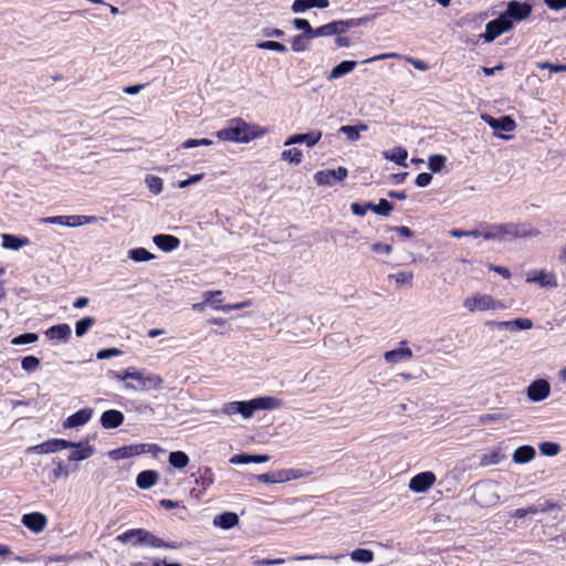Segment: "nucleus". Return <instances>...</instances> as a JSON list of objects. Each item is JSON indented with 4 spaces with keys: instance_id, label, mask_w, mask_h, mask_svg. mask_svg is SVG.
I'll return each mask as SVG.
<instances>
[{
    "instance_id": "1",
    "label": "nucleus",
    "mask_w": 566,
    "mask_h": 566,
    "mask_svg": "<svg viewBox=\"0 0 566 566\" xmlns=\"http://www.w3.org/2000/svg\"><path fill=\"white\" fill-rule=\"evenodd\" d=\"M266 132V128L250 125L242 118L237 117L229 120V126L218 130L216 136L220 140L249 143L255 138L262 137Z\"/></svg>"
},
{
    "instance_id": "2",
    "label": "nucleus",
    "mask_w": 566,
    "mask_h": 566,
    "mask_svg": "<svg viewBox=\"0 0 566 566\" xmlns=\"http://www.w3.org/2000/svg\"><path fill=\"white\" fill-rule=\"evenodd\" d=\"M117 539L122 543H130L135 546L137 545H146L156 548H169L176 549L180 545L175 542H165L164 539L155 536L150 532L144 528H134L124 532L123 534L117 536Z\"/></svg>"
},
{
    "instance_id": "3",
    "label": "nucleus",
    "mask_w": 566,
    "mask_h": 566,
    "mask_svg": "<svg viewBox=\"0 0 566 566\" xmlns=\"http://www.w3.org/2000/svg\"><path fill=\"white\" fill-rule=\"evenodd\" d=\"M463 306L469 312L475 311H488V310H496V308H505L500 302L493 300L492 296L485 294H473L464 300Z\"/></svg>"
},
{
    "instance_id": "4",
    "label": "nucleus",
    "mask_w": 566,
    "mask_h": 566,
    "mask_svg": "<svg viewBox=\"0 0 566 566\" xmlns=\"http://www.w3.org/2000/svg\"><path fill=\"white\" fill-rule=\"evenodd\" d=\"M191 478L195 479V483L198 488H195L190 491L191 496L200 499L201 495L213 484L214 482V473L209 467H200L193 473H191Z\"/></svg>"
},
{
    "instance_id": "5",
    "label": "nucleus",
    "mask_w": 566,
    "mask_h": 566,
    "mask_svg": "<svg viewBox=\"0 0 566 566\" xmlns=\"http://www.w3.org/2000/svg\"><path fill=\"white\" fill-rule=\"evenodd\" d=\"M512 28V20H510L505 14H501L499 18L486 23L485 32L482 34V38L485 42H491Z\"/></svg>"
},
{
    "instance_id": "6",
    "label": "nucleus",
    "mask_w": 566,
    "mask_h": 566,
    "mask_svg": "<svg viewBox=\"0 0 566 566\" xmlns=\"http://www.w3.org/2000/svg\"><path fill=\"white\" fill-rule=\"evenodd\" d=\"M139 384L138 389L140 390H159L164 384V379L156 374H145L139 370L138 378L136 380ZM125 388L129 390H137V387L133 384L126 382Z\"/></svg>"
},
{
    "instance_id": "7",
    "label": "nucleus",
    "mask_w": 566,
    "mask_h": 566,
    "mask_svg": "<svg viewBox=\"0 0 566 566\" xmlns=\"http://www.w3.org/2000/svg\"><path fill=\"white\" fill-rule=\"evenodd\" d=\"M348 175V170L345 167H338L337 169H325L319 170L314 175V180L318 186H333L338 181H343Z\"/></svg>"
},
{
    "instance_id": "8",
    "label": "nucleus",
    "mask_w": 566,
    "mask_h": 566,
    "mask_svg": "<svg viewBox=\"0 0 566 566\" xmlns=\"http://www.w3.org/2000/svg\"><path fill=\"white\" fill-rule=\"evenodd\" d=\"M82 443H74L64 439H50L40 444L31 447L29 451L34 453H53L71 447H81Z\"/></svg>"
},
{
    "instance_id": "9",
    "label": "nucleus",
    "mask_w": 566,
    "mask_h": 566,
    "mask_svg": "<svg viewBox=\"0 0 566 566\" xmlns=\"http://www.w3.org/2000/svg\"><path fill=\"white\" fill-rule=\"evenodd\" d=\"M436 482V475L431 471L416 474L409 482L411 491L421 493L428 491Z\"/></svg>"
},
{
    "instance_id": "10",
    "label": "nucleus",
    "mask_w": 566,
    "mask_h": 566,
    "mask_svg": "<svg viewBox=\"0 0 566 566\" xmlns=\"http://www.w3.org/2000/svg\"><path fill=\"white\" fill-rule=\"evenodd\" d=\"M549 392L551 386L545 379L535 380L527 388V397L535 402L546 399Z\"/></svg>"
},
{
    "instance_id": "11",
    "label": "nucleus",
    "mask_w": 566,
    "mask_h": 566,
    "mask_svg": "<svg viewBox=\"0 0 566 566\" xmlns=\"http://www.w3.org/2000/svg\"><path fill=\"white\" fill-rule=\"evenodd\" d=\"M482 119L495 130L512 132L516 127L515 120L507 115L494 118L491 115L483 114Z\"/></svg>"
},
{
    "instance_id": "12",
    "label": "nucleus",
    "mask_w": 566,
    "mask_h": 566,
    "mask_svg": "<svg viewBox=\"0 0 566 566\" xmlns=\"http://www.w3.org/2000/svg\"><path fill=\"white\" fill-rule=\"evenodd\" d=\"M532 12V6L527 2L511 1L504 13L510 20L521 21L526 19Z\"/></svg>"
},
{
    "instance_id": "13",
    "label": "nucleus",
    "mask_w": 566,
    "mask_h": 566,
    "mask_svg": "<svg viewBox=\"0 0 566 566\" xmlns=\"http://www.w3.org/2000/svg\"><path fill=\"white\" fill-rule=\"evenodd\" d=\"M527 282L536 283L542 287H556V276L545 270H536L527 274Z\"/></svg>"
},
{
    "instance_id": "14",
    "label": "nucleus",
    "mask_w": 566,
    "mask_h": 566,
    "mask_svg": "<svg viewBox=\"0 0 566 566\" xmlns=\"http://www.w3.org/2000/svg\"><path fill=\"white\" fill-rule=\"evenodd\" d=\"M222 292L221 291H207L202 294V297L206 302V304H210L214 310H221L223 312H230L231 310H238L245 306L244 303L240 304H233V305H223L221 306L220 303L222 300L220 298Z\"/></svg>"
},
{
    "instance_id": "15",
    "label": "nucleus",
    "mask_w": 566,
    "mask_h": 566,
    "mask_svg": "<svg viewBox=\"0 0 566 566\" xmlns=\"http://www.w3.org/2000/svg\"><path fill=\"white\" fill-rule=\"evenodd\" d=\"M22 524L30 531L40 533L45 528L48 518L44 514L39 512L28 513L22 516Z\"/></svg>"
},
{
    "instance_id": "16",
    "label": "nucleus",
    "mask_w": 566,
    "mask_h": 566,
    "mask_svg": "<svg viewBox=\"0 0 566 566\" xmlns=\"http://www.w3.org/2000/svg\"><path fill=\"white\" fill-rule=\"evenodd\" d=\"M322 135L323 134L321 130H311L310 133H306V134H295V135L290 136L285 140L284 145L290 146V145L304 143V144H306L307 147H313L319 142V139L322 138Z\"/></svg>"
},
{
    "instance_id": "17",
    "label": "nucleus",
    "mask_w": 566,
    "mask_h": 566,
    "mask_svg": "<svg viewBox=\"0 0 566 566\" xmlns=\"http://www.w3.org/2000/svg\"><path fill=\"white\" fill-rule=\"evenodd\" d=\"M488 325H493L499 329H510L512 332L530 329L533 323L530 318H516L513 321H501V322H488Z\"/></svg>"
},
{
    "instance_id": "18",
    "label": "nucleus",
    "mask_w": 566,
    "mask_h": 566,
    "mask_svg": "<svg viewBox=\"0 0 566 566\" xmlns=\"http://www.w3.org/2000/svg\"><path fill=\"white\" fill-rule=\"evenodd\" d=\"M125 420L124 413L116 409H109L102 413L101 424L104 429H116L123 424Z\"/></svg>"
},
{
    "instance_id": "19",
    "label": "nucleus",
    "mask_w": 566,
    "mask_h": 566,
    "mask_svg": "<svg viewBox=\"0 0 566 566\" xmlns=\"http://www.w3.org/2000/svg\"><path fill=\"white\" fill-rule=\"evenodd\" d=\"M153 242L164 252H171L180 245V240L171 234H156Z\"/></svg>"
},
{
    "instance_id": "20",
    "label": "nucleus",
    "mask_w": 566,
    "mask_h": 566,
    "mask_svg": "<svg viewBox=\"0 0 566 566\" xmlns=\"http://www.w3.org/2000/svg\"><path fill=\"white\" fill-rule=\"evenodd\" d=\"M93 416L92 408H83L67 417L65 427L74 428L87 423Z\"/></svg>"
},
{
    "instance_id": "21",
    "label": "nucleus",
    "mask_w": 566,
    "mask_h": 566,
    "mask_svg": "<svg viewBox=\"0 0 566 566\" xmlns=\"http://www.w3.org/2000/svg\"><path fill=\"white\" fill-rule=\"evenodd\" d=\"M159 474L154 470H145L138 473L136 484L142 490H148L158 481Z\"/></svg>"
},
{
    "instance_id": "22",
    "label": "nucleus",
    "mask_w": 566,
    "mask_h": 566,
    "mask_svg": "<svg viewBox=\"0 0 566 566\" xmlns=\"http://www.w3.org/2000/svg\"><path fill=\"white\" fill-rule=\"evenodd\" d=\"M536 455V451L532 446H521L513 453V461L517 464L531 462Z\"/></svg>"
},
{
    "instance_id": "23",
    "label": "nucleus",
    "mask_w": 566,
    "mask_h": 566,
    "mask_svg": "<svg viewBox=\"0 0 566 566\" xmlns=\"http://www.w3.org/2000/svg\"><path fill=\"white\" fill-rule=\"evenodd\" d=\"M213 524L222 530H230L239 524V516L234 512H224L214 517Z\"/></svg>"
},
{
    "instance_id": "24",
    "label": "nucleus",
    "mask_w": 566,
    "mask_h": 566,
    "mask_svg": "<svg viewBox=\"0 0 566 566\" xmlns=\"http://www.w3.org/2000/svg\"><path fill=\"white\" fill-rule=\"evenodd\" d=\"M411 357L412 352L408 347H399L397 349L386 352L384 355V358L388 364H397L401 360H409Z\"/></svg>"
},
{
    "instance_id": "25",
    "label": "nucleus",
    "mask_w": 566,
    "mask_h": 566,
    "mask_svg": "<svg viewBox=\"0 0 566 566\" xmlns=\"http://www.w3.org/2000/svg\"><path fill=\"white\" fill-rule=\"evenodd\" d=\"M45 336L49 339L66 342L71 336V327L67 324L54 325L45 332Z\"/></svg>"
},
{
    "instance_id": "26",
    "label": "nucleus",
    "mask_w": 566,
    "mask_h": 566,
    "mask_svg": "<svg viewBox=\"0 0 566 566\" xmlns=\"http://www.w3.org/2000/svg\"><path fill=\"white\" fill-rule=\"evenodd\" d=\"M512 229H513L514 239L535 238L539 234V231L537 229H534L530 223H526V222H523V223H513L512 222Z\"/></svg>"
},
{
    "instance_id": "27",
    "label": "nucleus",
    "mask_w": 566,
    "mask_h": 566,
    "mask_svg": "<svg viewBox=\"0 0 566 566\" xmlns=\"http://www.w3.org/2000/svg\"><path fill=\"white\" fill-rule=\"evenodd\" d=\"M135 455H138L137 444L124 446V447L111 450L108 452V457L115 461L128 459V458H132Z\"/></svg>"
},
{
    "instance_id": "28",
    "label": "nucleus",
    "mask_w": 566,
    "mask_h": 566,
    "mask_svg": "<svg viewBox=\"0 0 566 566\" xmlns=\"http://www.w3.org/2000/svg\"><path fill=\"white\" fill-rule=\"evenodd\" d=\"M382 156L386 159L391 160L399 166L408 167V165L406 163L408 153L403 147L398 146V147L392 148L391 150L382 151Z\"/></svg>"
},
{
    "instance_id": "29",
    "label": "nucleus",
    "mask_w": 566,
    "mask_h": 566,
    "mask_svg": "<svg viewBox=\"0 0 566 566\" xmlns=\"http://www.w3.org/2000/svg\"><path fill=\"white\" fill-rule=\"evenodd\" d=\"M30 243L27 237H17L13 234H2V247L10 250H19Z\"/></svg>"
},
{
    "instance_id": "30",
    "label": "nucleus",
    "mask_w": 566,
    "mask_h": 566,
    "mask_svg": "<svg viewBox=\"0 0 566 566\" xmlns=\"http://www.w3.org/2000/svg\"><path fill=\"white\" fill-rule=\"evenodd\" d=\"M357 65L356 61H343L339 64H337L327 75V80H336L339 78L348 73H350L355 66Z\"/></svg>"
},
{
    "instance_id": "31",
    "label": "nucleus",
    "mask_w": 566,
    "mask_h": 566,
    "mask_svg": "<svg viewBox=\"0 0 566 566\" xmlns=\"http://www.w3.org/2000/svg\"><path fill=\"white\" fill-rule=\"evenodd\" d=\"M505 459L500 448H494L490 452L484 453L480 458V464L482 467H489L501 463Z\"/></svg>"
},
{
    "instance_id": "32",
    "label": "nucleus",
    "mask_w": 566,
    "mask_h": 566,
    "mask_svg": "<svg viewBox=\"0 0 566 566\" xmlns=\"http://www.w3.org/2000/svg\"><path fill=\"white\" fill-rule=\"evenodd\" d=\"M81 447H74L76 450L70 453V461H82L86 460L94 454V448L88 444L87 441L81 442Z\"/></svg>"
},
{
    "instance_id": "33",
    "label": "nucleus",
    "mask_w": 566,
    "mask_h": 566,
    "mask_svg": "<svg viewBox=\"0 0 566 566\" xmlns=\"http://www.w3.org/2000/svg\"><path fill=\"white\" fill-rule=\"evenodd\" d=\"M481 228L485 230L483 233L484 240H497L503 241L502 239V223H486L482 222Z\"/></svg>"
},
{
    "instance_id": "34",
    "label": "nucleus",
    "mask_w": 566,
    "mask_h": 566,
    "mask_svg": "<svg viewBox=\"0 0 566 566\" xmlns=\"http://www.w3.org/2000/svg\"><path fill=\"white\" fill-rule=\"evenodd\" d=\"M168 462L172 468L182 470L189 464L190 459L184 451H172L169 453Z\"/></svg>"
},
{
    "instance_id": "35",
    "label": "nucleus",
    "mask_w": 566,
    "mask_h": 566,
    "mask_svg": "<svg viewBox=\"0 0 566 566\" xmlns=\"http://www.w3.org/2000/svg\"><path fill=\"white\" fill-rule=\"evenodd\" d=\"M367 129H368V126L365 124H359L356 126L344 125L338 129V132L340 134H344L348 140L356 142L359 139L360 133L366 132Z\"/></svg>"
},
{
    "instance_id": "36",
    "label": "nucleus",
    "mask_w": 566,
    "mask_h": 566,
    "mask_svg": "<svg viewBox=\"0 0 566 566\" xmlns=\"http://www.w3.org/2000/svg\"><path fill=\"white\" fill-rule=\"evenodd\" d=\"M367 208L376 214L388 217L394 210V205L387 199H380L377 205L367 202Z\"/></svg>"
},
{
    "instance_id": "37",
    "label": "nucleus",
    "mask_w": 566,
    "mask_h": 566,
    "mask_svg": "<svg viewBox=\"0 0 566 566\" xmlns=\"http://www.w3.org/2000/svg\"><path fill=\"white\" fill-rule=\"evenodd\" d=\"M370 17H363L357 19H348V20H340L336 21V24H338V34L345 33L350 28H356L365 24L366 22L370 21Z\"/></svg>"
},
{
    "instance_id": "38",
    "label": "nucleus",
    "mask_w": 566,
    "mask_h": 566,
    "mask_svg": "<svg viewBox=\"0 0 566 566\" xmlns=\"http://www.w3.org/2000/svg\"><path fill=\"white\" fill-rule=\"evenodd\" d=\"M301 476H302V474H301L300 470H295V469H290V470L283 469V470L273 472L274 483H281V482H286V481H291V480H296Z\"/></svg>"
},
{
    "instance_id": "39",
    "label": "nucleus",
    "mask_w": 566,
    "mask_h": 566,
    "mask_svg": "<svg viewBox=\"0 0 566 566\" xmlns=\"http://www.w3.org/2000/svg\"><path fill=\"white\" fill-rule=\"evenodd\" d=\"M128 258L135 262H147L155 259V254L145 248H134L128 251Z\"/></svg>"
},
{
    "instance_id": "40",
    "label": "nucleus",
    "mask_w": 566,
    "mask_h": 566,
    "mask_svg": "<svg viewBox=\"0 0 566 566\" xmlns=\"http://www.w3.org/2000/svg\"><path fill=\"white\" fill-rule=\"evenodd\" d=\"M338 24L336 21L329 22L327 24L321 25L314 29V38L318 36H331L338 34Z\"/></svg>"
},
{
    "instance_id": "41",
    "label": "nucleus",
    "mask_w": 566,
    "mask_h": 566,
    "mask_svg": "<svg viewBox=\"0 0 566 566\" xmlns=\"http://www.w3.org/2000/svg\"><path fill=\"white\" fill-rule=\"evenodd\" d=\"M253 409L255 410H269L276 406L275 399L272 397H259L251 400Z\"/></svg>"
},
{
    "instance_id": "42",
    "label": "nucleus",
    "mask_w": 566,
    "mask_h": 566,
    "mask_svg": "<svg viewBox=\"0 0 566 566\" xmlns=\"http://www.w3.org/2000/svg\"><path fill=\"white\" fill-rule=\"evenodd\" d=\"M350 558L358 563H370L374 559V553L370 549L357 548L350 553Z\"/></svg>"
},
{
    "instance_id": "43",
    "label": "nucleus",
    "mask_w": 566,
    "mask_h": 566,
    "mask_svg": "<svg viewBox=\"0 0 566 566\" xmlns=\"http://www.w3.org/2000/svg\"><path fill=\"white\" fill-rule=\"evenodd\" d=\"M95 324V318L91 316H86L75 324V334L77 337L84 336L87 331Z\"/></svg>"
},
{
    "instance_id": "44",
    "label": "nucleus",
    "mask_w": 566,
    "mask_h": 566,
    "mask_svg": "<svg viewBox=\"0 0 566 566\" xmlns=\"http://www.w3.org/2000/svg\"><path fill=\"white\" fill-rule=\"evenodd\" d=\"M281 158L291 164L298 165L303 160V154L298 148H290L282 153Z\"/></svg>"
},
{
    "instance_id": "45",
    "label": "nucleus",
    "mask_w": 566,
    "mask_h": 566,
    "mask_svg": "<svg viewBox=\"0 0 566 566\" xmlns=\"http://www.w3.org/2000/svg\"><path fill=\"white\" fill-rule=\"evenodd\" d=\"M293 25L297 30H302L303 33L301 35L307 36L310 39H314V28L311 27L310 22L305 19L295 18L293 20Z\"/></svg>"
},
{
    "instance_id": "46",
    "label": "nucleus",
    "mask_w": 566,
    "mask_h": 566,
    "mask_svg": "<svg viewBox=\"0 0 566 566\" xmlns=\"http://www.w3.org/2000/svg\"><path fill=\"white\" fill-rule=\"evenodd\" d=\"M447 161L443 155H431L428 159V167L432 172H439L442 170Z\"/></svg>"
},
{
    "instance_id": "47",
    "label": "nucleus",
    "mask_w": 566,
    "mask_h": 566,
    "mask_svg": "<svg viewBox=\"0 0 566 566\" xmlns=\"http://www.w3.org/2000/svg\"><path fill=\"white\" fill-rule=\"evenodd\" d=\"M538 449H539V452L546 457L557 455L560 451L559 444L556 442H551V441L542 442L538 446Z\"/></svg>"
},
{
    "instance_id": "48",
    "label": "nucleus",
    "mask_w": 566,
    "mask_h": 566,
    "mask_svg": "<svg viewBox=\"0 0 566 566\" xmlns=\"http://www.w3.org/2000/svg\"><path fill=\"white\" fill-rule=\"evenodd\" d=\"M256 48L261 50H271L276 51L281 53H285L287 51V48L285 44L276 41H263L256 43Z\"/></svg>"
},
{
    "instance_id": "49",
    "label": "nucleus",
    "mask_w": 566,
    "mask_h": 566,
    "mask_svg": "<svg viewBox=\"0 0 566 566\" xmlns=\"http://www.w3.org/2000/svg\"><path fill=\"white\" fill-rule=\"evenodd\" d=\"M507 416L502 412H493V413H484L479 416L478 423L479 424H485L489 422H499L506 420Z\"/></svg>"
},
{
    "instance_id": "50",
    "label": "nucleus",
    "mask_w": 566,
    "mask_h": 566,
    "mask_svg": "<svg viewBox=\"0 0 566 566\" xmlns=\"http://www.w3.org/2000/svg\"><path fill=\"white\" fill-rule=\"evenodd\" d=\"M311 39L301 34H297L292 40V50L294 52H304L308 49V41Z\"/></svg>"
},
{
    "instance_id": "51",
    "label": "nucleus",
    "mask_w": 566,
    "mask_h": 566,
    "mask_svg": "<svg viewBox=\"0 0 566 566\" xmlns=\"http://www.w3.org/2000/svg\"><path fill=\"white\" fill-rule=\"evenodd\" d=\"M21 367L27 373H33L40 367V359L35 356H27L22 358Z\"/></svg>"
},
{
    "instance_id": "52",
    "label": "nucleus",
    "mask_w": 566,
    "mask_h": 566,
    "mask_svg": "<svg viewBox=\"0 0 566 566\" xmlns=\"http://www.w3.org/2000/svg\"><path fill=\"white\" fill-rule=\"evenodd\" d=\"M146 184H147L148 189L155 195H158L163 191L164 184H163V179L160 177L148 176L146 178Z\"/></svg>"
},
{
    "instance_id": "53",
    "label": "nucleus",
    "mask_w": 566,
    "mask_h": 566,
    "mask_svg": "<svg viewBox=\"0 0 566 566\" xmlns=\"http://www.w3.org/2000/svg\"><path fill=\"white\" fill-rule=\"evenodd\" d=\"M39 339L38 334L35 333H24L21 334L12 339L13 345H24V344H31Z\"/></svg>"
},
{
    "instance_id": "54",
    "label": "nucleus",
    "mask_w": 566,
    "mask_h": 566,
    "mask_svg": "<svg viewBox=\"0 0 566 566\" xmlns=\"http://www.w3.org/2000/svg\"><path fill=\"white\" fill-rule=\"evenodd\" d=\"M389 277L394 279L398 285H411L413 274L411 272H398L390 274Z\"/></svg>"
},
{
    "instance_id": "55",
    "label": "nucleus",
    "mask_w": 566,
    "mask_h": 566,
    "mask_svg": "<svg viewBox=\"0 0 566 566\" xmlns=\"http://www.w3.org/2000/svg\"><path fill=\"white\" fill-rule=\"evenodd\" d=\"M123 352L118 348H104L97 352L96 358L97 359H109L113 357L120 356Z\"/></svg>"
},
{
    "instance_id": "56",
    "label": "nucleus",
    "mask_w": 566,
    "mask_h": 566,
    "mask_svg": "<svg viewBox=\"0 0 566 566\" xmlns=\"http://www.w3.org/2000/svg\"><path fill=\"white\" fill-rule=\"evenodd\" d=\"M137 447H138V455L142 453H146V452L154 453V454L164 452V449L156 443H140V444H137Z\"/></svg>"
},
{
    "instance_id": "57",
    "label": "nucleus",
    "mask_w": 566,
    "mask_h": 566,
    "mask_svg": "<svg viewBox=\"0 0 566 566\" xmlns=\"http://www.w3.org/2000/svg\"><path fill=\"white\" fill-rule=\"evenodd\" d=\"M239 413L243 417V418H250L253 416L254 413V409H253V405H252V401H239Z\"/></svg>"
},
{
    "instance_id": "58",
    "label": "nucleus",
    "mask_w": 566,
    "mask_h": 566,
    "mask_svg": "<svg viewBox=\"0 0 566 566\" xmlns=\"http://www.w3.org/2000/svg\"><path fill=\"white\" fill-rule=\"evenodd\" d=\"M313 8L312 0H295L292 4V11L295 13L304 12Z\"/></svg>"
},
{
    "instance_id": "59",
    "label": "nucleus",
    "mask_w": 566,
    "mask_h": 566,
    "mask_svg": "<svg viewBox=\"0 0 566 566\" xmlns=\"http://www.w3.org/2000/svg\"><path fill=\"white\" fill-rule=\"evenodd\" d=\"M539 69H548L552 72L559 73L566 72V64H552L549 62H541L537 64Z\"/></svg>"
},
{
    "instance_id": "60",
    "label": "nucleus",
    "mask_w": 566,
    "mask_h": 566,
    "mask_svg": "<svg viewBox=\"0 0 566 566\" xmlns=\"http://www.w3.org/2000/svg\"><path fill=\"white\" fill-rule=\"evenodd\" d=\"M536 504H537V511L539 513H547L553 510H559L558 504L555 502H552V501H544L543 503L538 502Z\"/></svg>"
},
{
    "instance_id": "61",
    "label": "nucleus",
    "mask_w": 566,
    "mask_h": 566,
    "mask_svg": "<svg viewBox=\"0 0 566 566\" xmlns=\"http://www.w3.org/2000/svg\"><path fill=\"white\" fill-rule=\"evenodd\" d=\"M69 469L63 462H59L57 467L52 471V475L54 480H59L61 476L69 475Z\"/></svg>"
},
{
    "instance_id": "62",
    "label": "nucleus",
    "mask_w": 566,
    "mask_h": 566,
    "mask_svg": "<svg viewBox=\"0 0 566 566\" xmlns=\"http://www.w3.org/2000/svg\"><path fill=\"white\" fill-rule=\"evenodd\" d=\"M41 222L42 223H50V224L66 226L67 220H66V216H54V217L42 218Z\"/></svg>"
},
{
    "instance_id": "63",
    "label": "nucleus",
    "mask_w": 566,
    "mask_h": 566,
    "mask_svg": "<svg viewBox=\"0 0 566 566\" xmlns=\"http://www.w3.org/2000/svg\"><path fill=\"white\" fill-rule=\"evenodd\" d=\"M431 180H432L431 174L421 172L416 177L415 182L418 187L423 188V187H427L431 182Z\"/></svg>"
},
{
    "instance_id": "64",
    "label": "nucleus",
    "mask_w": 566,
    "mask_h": 566,
    "mask_svg": "<svg viewBox=\"0 0 566 566\" xmlns=\"http://www.w3.org/2000/svg\"><path fill=\"white\" fill-rule=\"evenodd\" d=\"M544 3L551 9V10H562L566 8V0H543Z\"/></svg>"
}]
</instances>
